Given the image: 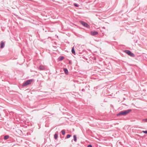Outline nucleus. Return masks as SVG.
Here are the masks:
<instances>
[{"mask_svg":"<svg viewBox=\"0 0 147 147\" xmlns=\"http://www.w3.org/2000/svg\"><path fill=\"white\" fill-rule=\"evenodd\" d=\"M131 109H129L125 111H123L120 112L118 113L117 114V116L120 115L125 116L129 113L131 111Z\"/></svg>","mask_w":147,"mask_h":147,"instance_id":"f257e3e1","label":"nucleus"},{"mask_svg":"<svg viewBox=\"0 0 147 147\" xmlns=\"http://www.w3.org/2000/svg\"><path fill=\"white\" fill-rule=\"evenodd\" d=\"M33 81V79L28 80L23 84L22 86H25L30 84Z\"/></svg>","mask_w":147,"mask_h":147,"instance_id":"f03ea898","label":"nucleus"},{"mask_svg":"<svg viewBox=\"0 0 147 147\" xmlns=\"http://www.w3.org/2000/svg\"><path fill=\"white\" fill-rule=\"evenodd\" d=\"M124 52L130 56L133 57L135 56V55L130 51L126 50L124 51Z\"/></svg>","mask_w":147,"mask_h":147,"instance_id":"7ed1b4c3","label":"nucleus"},{"mask_svg":"<svg viewBox=\"0 0 147 147\" xmlns=\"http://www.w3.org/2000/svg\"><path fill=\"white\" fill-rule=\"evenodd\" d=\"M80 22L84 26L87 28H89L90 26L86 23L82 21H80Z\"/></svg>","mask_w":147,"mask_h":147,"instance_id":"20e7f679","label":"nucleus"},{"mask_svg":"<svg viewBox=\"0 0 147 147\" xmlns=\"http://www.w3.org/2000/svg\"><path fill=\"white\" fill-rule=\"evenodd\" d=\"M90 33L91 35L94 36L97 34H98V32L96 31H91Z\"/></svg>","mask_w":147,"mask_h":147,"instance_id":"39448f33","label":"nucleus"},{"mask_svg":"<svg viewBox=\"0 0 147 147\" xmlns=\"http://www.w3.org/2000/svg\"><path fill=\"white\" fill-rule=\"evenodd\" d=\"M1 46H0V48H3L5 46V43L3 42L2 41H1Z\"/></svg>","mask_w":147,"mask_h":147,"instance_id":"423d86ee","label":"nucleus"},{"mask_svg":"<svg viewBox=\"0 0 147 147\" xmlns=\"http://www.w3.org/2000/svg\"><path fill=\"white\" fill-rule=\"evenodd\" d=\"M63 70L64 71L65 73L67 75L68 74V71L67 70V68H64L63 69Z\"/></svg>","mask_w":147,"mask_h":147,"instance_id":"0eeeda50","label":"nucleus"},{"mask_svg":"<svg viewBox=\"0 0 147 147\" xmlns=\"http://www.w3.org/2000/svg\"><path fill=\"white\" fill-rule=\"evenodd\" d=\"M71 52L72 54H74V55H76L74 49V47H72L71 49Z\"/></svg>","mask_w":147,"mask_h":147,"instance_id":"6e6552de","label":"nucleus"},{"mask_svg":"<svg viewBox=\"0 0 147 147\" xmlns=\"http://www.w3.org/2000/svg\"><path fill=\"white\" fill-rule=\"evenodd\" d=\"M40 69V70H44L45 69V67L42 65H40L39 67Z\"/></svg>","mask_w":147,"mask_h":147,"instance_id":"1a4fd4ad","label":"nucleus"},{"mask_svg":"<svg viewBox=\"0 0 147 147\" xmlns=\"http://www.w3.org/2000/svg\"><path fill=\"white\" fill-rule=\"evenodd\" d=\"M73 138H74V140L75 142H76L77 141V137L76 135H74L73 136Z\"/></svg>","mask_w":147,"mask_h":147,"instance_id":"9d476101","label":"nucleus"},{"mask_svg":"<svg viewBox=\"0 0 147 147\" xmlns=\"http://www.w3.org/2000/svg\"><path fill=\"white\" fill-rule=\"evenodd\" d=\"M9 136L8 135H7L4 136V139L5 140H6L9 138Z\"/></svg>","mask_w":147,"mask_h":147,"instance_id":"9b49d317","label":"nucleus"},{"mask_svg":"<svg viewBox=\"0 0 147 147\" xmlns=\"http://www.w3.org/2000/svg\"><path fill=\"white\" fill-rule=\"evenodd\" d=\"M54 137L55 139H57L58 138V135L57 134H55Z\"/></svg>","mask_w":147,"mask_h":147,"instance_id":"f8f14e48","label":"nucleus"},{"mask_svg":"<svg viewBox=\"0 0 147 147\" xmlns=\"http://www.w3.org/2000/svg\"><path fill=\"white\" fill-rule=\"evenodd\" d=\"M61 133L63 135H64L65 134V130H63L61 131Z\"/></svg>","mask_w":147,"mask_h":147,"instance_id":"ddd939ff","label":"nucleus"},{"mask_svg":"<svg viewBox=\"0 0 147 147\" xmlns=\"http://www.w3.org/2000/svg\"><path fill=\"white\" fill-rule=\"evenodd\" d=\"M71 136V135H70V134H68L67 135V136H66V138H70Z\"/></svg>","mask_w":147,"mask_h":147,"instance_id":"4468645a","label":"nucleus"},{"mask_svg":"<svg viewBox=\"0 0 147 147\" xmlns=\"http://www.w3.org/2000/svg\"><path fill=\"white\" fill-rule=\"evenodd\" d=\"M64 58V57H61L59 59V61H61L63 60Z\"/></svg>","mask_w":147,"mask_h":147,"instance_id":"2eb2a0df","label":"nucleus"},{"mask_svg":"<svg viewBox=\"0 0 147 147\" xmlns=\"http://www.w3.org/2000/svg\"><path fill=\"white\" fill-rule=\"evenodd\" d=\"M74 5L75 7H79V5L78 4H77L76 3H74Z\"/></svg>","mask_w":147,"mask_h":147,"instance_id":"dca6fc26","label":"nucleus"},{"mask_svg":"<svg viewBox=\"0 0 147 147\" xmlns=\"http://www.w3.org/2000/svg\"><path fill=\"white\" fill-rule=\"evenodd\" d=\"M142 132L145 134H147V130L143 131H142Z\"/></svg>","mask_w":147,"mask_h":147,"instance_id":"f3484780","label":"nucleus"},{"mask_svg":"<svg viewBox=\"0 0 147 147\" xmlns=\"http://www.w3.org/2000/svg\"><path fill=\"white\" fill-rule=\"evenodd\" d=\"M143 120L145 122H147V119H143Z\"/></svg>","mask_w":147,"mask_h":147,"instance_id":"a211bd4d","label":"nucleus"},{"mask_svg":"<svg viewBox=\"0 0 147 147\" xmlns=\"http://www.w3.org/2000/svg\"><path fill=\"white\" fill-rule=\"evenodd\" d=\"M88 147H92V146L91 145V144H89L88 145V146H87Z\"/></svg>","mask_w":147,"mask_h":147,"instance_id":"6ab92c4d","label":"nucleus"},{"mask_svg":"<svg viewBox=\"0 0 147 147\" xmlns=\"http://www.w3.org/2000/svg\"><path fill=\"white\" fill-rule=\"evenodd\" d=\"M85 89H82V91H85Z\"/></svg>","mask_w":147,"mask_h":147,"instance_id":"aec40b11","label":"nucleus"}]
</instances>
